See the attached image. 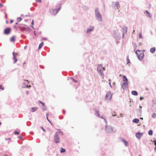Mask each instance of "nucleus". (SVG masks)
<instances>
[{"instance_id":"obj_1","label":"nucleus","mask_w":156,"mask_h":156,"mask_svg":"<svg viewBox=\"0 0 156 156\" xmlns=\"http://www.w3.org/2000/svg\"><path fill=\"white\" fill-rule=\"evenodd\" d=\"M123 80L124 82L122 84L121 87L124 90L128 88V80L125 76H123Z\"/></svg>"},{"instance_id":"obj_2","label":"nucleus","mask_w":156,"mask_h":156,"mask_svg":"<svg viewBox=\"0 0 156 156\" xmlns=\"http://www.w3.org/2000/svg\"><path fill=\"white\" fill-rule=\"evenodd\" d=\"M97 70L100 76L103 77L104 74L103 72L105 70V68L101 65H99L98 66Z\"/></svg>"},{"instance_id":"obj_3","label":"nucleus","mask_w":156,"mask_h":156,"mask_svg":"<svg viewBox=\"0 0 156 156\" xmlns=\"http://www.w3.org/2000/svg\"><path fill=\"white\" fill-rule=\"evenodd\" d=\"M136 53L139 59H142L143 58L144 54L143 51L137 50L136 52Z\"/></svg>"},{"instance_id":"obj_4","label":"nucleus","mask_w":156,"mask_h":156,"mask_svg":"<svg viewBox=\"0 0 156 156\" xmlns=\"http://www.w3.org/2000/svg\"><path fill=\"white\" fill-rule=\"evenodd\" d=\"M112 94L111 92L107 93L105 96V100L107 101H110L112 98Z\"/></svg>"},{"instance_id":"obj_5","label":"nucleus","mask_w":156,"mask_h":156,"mask_svg":"<svg viewBox=\"0 0 156 156\" xmlns=\"http://www.w3.org/2000/svg\"><path fill=\"white\" fill-rule=\"evenodd\" d=\"M58 133H59L58 132L55 133L54 136V139L55 143L56 144L59 142L60 138L58 136Z\"/></svg>"},{"instance_id":"obj_6","label":"nucleus","mask_w":156,"mask_h":156,"mask_svg":"<svg viewBox=\"0 0 156 156\" xmlns=\"http://www.w3.org/2000/svg\"><path fill=\"white\" fill-rule=\"evenodd\" d=\"M105 131L107 133H112L113 130L111 127L107 126L106 127Z\"/></svg>"},{"instance_id":"obj_7","label":"nucleus","mask_w":156,"mask_h":156,"mask_svg":"<svg viewBox=\"0 0 156 156\" xmlns=\"http://www.w3.org/2000/svg\"><path fill=\"white\" fill-rule=\"evenodd\" d=\"M95 12L96 16L98 18V19L99 21H101V16L100 13L98 12V10L97 9H96Z\"/></svg>"},{"instance_id":"obj_8","label":"nucleus","mask_w":156,"mask_h":156,"mask_svg":"<svg viewBox=\"0 0 156 156\" xmlns=\"http://www.w3.org/2000/svg\"><path fill=\"white\" fill-rule=\"evenodd\" d=\"M11 32V29L10 28H7L5 29L4 31L5 34H8Z\"/></svg>"},{"instance_id":"obj_9","label":"nucleus","mask_w":156,"mask_h":156,"mask_svg":"<svg viewBox=\"0 0 156 156\" xmlns=\"http://www.w3.org/2000/svg\"><path fill=\"white\" fill-rule=\"evenodd\" d=\"M60 9H58V10L57 9H52L51 10V12L53 15H55L58 12Z\"/></svg>"},{"instance_id":"obj_10","label":"nucleus","mask_w":156,"mask_h":156,"mask_svg":"<svg viewBox=\"0 0 156 156\" xmlns=\"http://www.w3.org/2000/svg\"><path fill=\"white\" fill-rule=\"evenodd\" d=\"M12 54L13 56V60L14 61V63H16L17 61V59L16 57V55H18L17 53H15L14 52L12 53Z\"/></svg>"},{"instance_id":"obj_11","label":"nucleus","mask_w":156,"mask_h":156,"mask_svg":"<svg viewBox=\"0 0 156 156\" xmlns=\"http://www.w3.org/2000/svg\"><path fill=\"white\" fill-rule=\"evenodd\" d=\"M143 135V133H136V137L139 139H140V137H141V136Z\"/></svg>"},{"instance_id":"obj_12","label":"nucleus","mask_w":156,"mask_h":156,"mask_svg":"<svg viewBox=\"0 0 156 156\" xmlns=\"http://www.w3.org/2000/svg\"><path fill=\"white\" fill-rule=\"evenodd\" d=\"M94 29V27H91L89 29H88L87 31V33H89V32L92 31Z\"/></svg>"},{"instance_id":"obj_13","label":"nucleus","mask_w":156,"mask_h":156,"mask_svg":"<svg viewBox=\"0 0 156 156\" xmlns=\"http://www.w3.org/2000/svg\"><path fill=\"white\" fill-rule=\"evenodd\" d=\"M144 13L146 14V16L149 17H151V16L149 12L147 11H146L144 12Z\"/></svg>"},{"instance_id":"obj_14","label":"nucleus","mask_w":156,"mask_h":156,"mask_svg":"<svg viewBox=\"0 0 156 156\" xmlns=\"http://www.w3.org/2000/svg\"><path fill=\"white\" fill-rule=\"evenodd\" d=\"M155 50V47H153L151 48L150 51L151 53H154Z\"/></svg>"},{"instance_id":"obj_15","label":"nucleus","mask_w":156,"mask_h":156,"mask_svg":"<svg viewBox=\"0 0 156 156\" xmlns=\"http://www.w3.org/2000/svg\"><path fill=\"white\" fill-rule=\"evenodd\" d=\"M127 28L126 27H125L122 29V31L123 32V36H124V34L125 33H126L127 32Z\"/></svg>"},{"instance_id":"obj_16","label":"nucleus","mask_w":156,"mask_h":156,"mask_svg":"<svg viewBox=\"0 0 156 156\" xmlns=\"http://www.w3.org/2000/svg\"><path fill=\"white\" fill-rule=\"evenodd\" d=\"M132 94L134 95H137L138 93L136 91H133L131 92Z\"/></svg>"},{"instance_id":"obj_17","label":"nucleus","mask_w":156,"mask_h":156,"mask_svg":"<svg viewBox=\"0 0 156 156\" xmlns=\"http://www.w3.org/2000/svg\"><path fill=\"white\" fill-rule=\"evenodd\" d=\"M38 108L37 107H34L32 108V112H34L36 111L37 109Z\"/></svg>"},{"instance_id":"obj_18","label":"nucleus","mask_w":156,"mask_h":156,"mask_svg":"<svg viewBox=\"0 0 156 156\" xmlns=\"http://www.w3.org/2000/svg\"><path fill=\"white\" fill-rule=\"evenodd\" d=\"M133 122H135L136 123H138L139 122V120L138 119H135L133 120Z\"/></svg>"},{"instance_id":"obj_19","label":"nucleus","mask_w":156,"mask_h":156,"mask_svg":"<svg viewBox=\"0 0 156 156\" xmlns=\"http://www.w3.org/2000/svg\"><path fill=\"white\" fill-rule=\"evenodd\" d=\"M44 43L43 42H42L39 45V46L38 47V49H39L42 47Z\"/></svg>"},{"instance_id":"obj_20","label":"nucleus","mask_w":156,"mask_h":156,"mask_svg":"<svg viewBox=\"0 0 156 156\" xmlns=\"http://www.w3.org/2000/svg\"><path fill=\"white\" fill-rule=\"evenodd\" d=\"M122 141H123V142L124 143V144H125V146H127V144H128V142H127V141H126L124 139H122Z\"/></svg>"},{"instance_id":"obj_21","label":"nucleus","mask_w":156,"mask_h":156,"mask_svg":"<svg viewBox=\"0 0 156 156\" xmlns=\"http://www.w3.org/2000/svg\"><path fill=\"white\" fill-rule=\"evenodd\" d=\"M95 115L98 116H99V112L98 110H96L95 111Z\"/></svg>"},{"instance_id":"obj_22","label":"nucleus","mask_w":156,"mask_h":156,"mask_svg":"<svg viewBox=\"0 0 156 156\" xmlns=\"http://www.w3.org/2000/svg\"><path fill=\"white\" fill-rule=\"evenodd\" d=\"M66 151V150L65 149L61 148L60 150V152L61 153L65 152Z\"/></svg>"},{"instance_id":"obj_23","label":"nucleus","mask_w":156,"mask_h":156,"mask_svg":"<svg viewBox=\"0 0 156 156\" xmlns=\"http://www.w3.org/2000/svg\"><path fill=\"white\" fill-rule=\"evenodd\" d=\"M15 39L14 36H12L10 39V41L11 42H14L15 41Z\"/></svg>"},{"instance_id":"obj_24","label":"nucleus","mask_w":156,"mask_h":156,"mask_svg":"<svg viewBox=\"0 0 156 156\" xmlns=\"http://www.w3.org/2000/svg\"><path fill=\"white\" fill-rule=\"evenodd\" d=\"M148 134L150 135H152L153 134V131L152 130H150L148 131Z\"/></svg>"},{"instance_id":"obj_25","label":"nucleus","mask_w":156,"mask_h":156,"mask_svg":"<svg viewBox=\"0 0 156 156\" xmlns=\"http://www.w3.org/2000/svg\"><path fill=\"white\" fill-rule=\"evenodd\" d=\"M152 116L153 118H155L156 117V114L155 113H153Z\"/></svg>"},{"instance_id":"obj_26","label":"nucleus","mask_w":156,"mask_h":156,"mask_svg":"<svg viewBox=\"0 0 156 156\" xmlns=\"http://www.w3.org/2000/svg\"><path fill=\"white\" fill-rule=\"evenodd\" d=\"M48 113H47L46 114V115H47V120H48V121L49 122H50L51 124H52V123H51V121L49 120L48 119Z\"/></svg>"},{"instance_id":"obj_27","label":"nucleus","mask_w":156,"mask_h":156,"mask_svg":"<svg viewBox=\"0 0 156 156\" xmlns=\"http://www.w3.org/2000/svg\"><path fill=\"white\" fill-rule=\"evenodd\" d=\"M70 79H71V80H73V82H75V83H76V82H77V81H76V80H74V79L73 78V77H71V78H70Z\"/></svg>"},{"instance_id":"obj_28","label":"nucleus","mask_w":156,"mask_h":156,"mask_svg":"<svg viewBox=\"0 0 156 156\" xmlns=\"http://www.w3.org/2000/svg\"><path fill=\"white\" fill-rule=\"evenodd\" d=\"M34 24V20H32V22H31V24L32 25V26H31L33 28H34V27L33 26Z\"/></svg>"},{"instance_id":"obj_29","label":"nucleus","mask_w":156,"mask_h":156,"mask_svg":"<svg viewBox=\"0 0 156 156\" xmlns=\"http://www.w3.org/2000/svg\"><path fill=\"white\" fill-rule=\"evenodd\" d=\"M22 20V19L20 17L18 18L17 19V20L18 22Z\"/></svg>"},{"instance_id":"obj_30","label":"nucleus","mask_w":156,"mask_h":156,"mask_svg":"<svg viewBox=\"0 0 156 156\" xmlns=\"http://www.w3.org/2000/svg\"><path fill=\"white\" fill-rule=\"evenodd\" d=\"M139 37L140 38H142V35L141 33H140L139 34Z\"/></svg>"},{"instance_id":"obj_31","label":"nucleus","mask_w":156,"mask_h":156,"mask_svg":"<svg viewBox=\"0 0 156 156\" xmlns=\"http://www.w3.org/2000/svg\"><path fill=\"white\" fill-rule=\"evenodd\" d=\"M14 133L15 134H20V133L19 132H17V131H15L14 132Z\"/></svg>"},{"instance_id":"obj_32","label":"nucleus","mask_w":156,"mask_h":156,"mask_svg":"<svg viewBox=\"0 0 156 156\" xmlns=\"http://www.w3.org/2000/svg\"><path fill=\"white\" fill-rule=\"evenodd\" d=\"M4 88L2 87V85H0V89H1L2 90H4Z\"/></svg>"},{"instance_id":"obj_33","label":"nucleus","mask_w":156,"mask_h":156,"mask_svg":"<svg viewBox=\"0 0 156 156\" xmlns=\"http://www.w3.org/2000/svg\"><path fill=\"white\" fill-rule=\"evenodd\" d=\"M36 2H41V0H36Z\"/></svg>"},{"instance_id":"obj_34","label":"nucleus","mask_w":156,"mask_h":156,"mask_svg":"<svg viewBox=\"0 0 156 156\" xmlns=\"http://www.w3.org/2000/svg\"><path fill=\"white\" fill-rule=\"evenodd\" d=\"M3 6V5L1 3H0V7H2Z\"/></svg>"},{"instance_id":"obj_35","label":"nucleus","mask_w":156,"mask_h":156,"mask_svg":"<svg viewBox=\"0 0 156 156\" xmlns=\"http://www.w3.org/2000/svg\"><path fill=\"white\" fill-rule=\"evenodd\" d=\"M41 128L42 129L44 132H45V130L43 128V127H41Z\"/></svg>"},{"instance_id":"obj_36","label":"nucleus","mask_w":156,"mask_h":156,"mask_svg":"<svg viewBox=\"0 0 156 156\" xmlns=\"http://www.w3.org/2000/svg\"><path fill=\"white\" fill-rule=\"evenodd\" d=\"M143 99H144V98H143V97H141L140 98V100H142Z\"/></svg>"},{"instance_id":"obj_37","label":"nucleus","mask_w":156,"mask_h":156,"mask_svg":"<svg viewBox=\"0 0 156 156\" xmlns=\"http://www.w3.org/2000/svg\"><path fill=\"white\" fill-rule=\"evenodd\" d=\"M19 138H20V139H22V137H21V136H19Z\"/></svg>"},{"instance_id":"obj_38","label":"nucleus","mask_w":156,"mask_h":156,"mask_svg":"<svg viewBox=\"0 0 156 156\" xmlns=\"http://www.w3.org/2000/svg\"><path fill=\"white\" fill-rule=\"evenodd\" d=\"M154 144L156 145V140H155L154 141Z\"/></svg>"},{"instance_id":"obj_39","label":"nucleus","mask_w":156,"mask_h":156,"mask_svg":"<svg viewBox=\"0 0 156 156\" xmlns=\"http://www.w3.org/2000/svg\"><path fill=\"white\" fill-rule=\"evenodd\" d=\"M13 22V20H11V21H10V23H12Z\"/></svg>"},{"instance_id":"obj_40","label":"nucleus","mask_w":156,"mask_h":156,"mask_svg":"<svg viewBox=\"0 0 156 156\" xmlns=\"http://www.w3.org/2000/svg\"><path fill=\"white\" fill-rule=\"evenodd\" d=\"M27 46H25L24 47V49H26L27 48Z\"/></svg>"},{"instance_id":"obj_41","label":"nucleus","mask_w":156,"mask_h":156,"mask_svg":"<svg viewBox=\"0 0 156 156\" xmlns=\"http://www.w3.org/2000/svg\"><path fill=\"white\" fill-rule=\"evenodd\" d=\"M41 104L43 106H44V104L43 103H41Z\"/></svg>"},{"instance_id":"obj_42","label":"nucleus","mask_w":156,"mask_h":156,"mask_svg":"<svg viewBox=\"0 0 156 156\" xmlns=\"http://www.w3.org/2000/svg\"><path fill=\"white\" fill-rule=\"evenodd\" d=\"M41 104L43 106H44V104L43 103H41Z\"/></svg>"},{"instance_id":"obj_43","label":"nucleus","mask_w":156,"mask_h":156,"mask_svg":"<svg viewBox=\"0 0 156 156\" xmlns=\"http://www.w3.org/2000/svg\"><path fill=\"white\" fill-rule=\"evenodd\" d=\"M142 45V44L141 43H139V45Z\"/></svg>"},{"instance_id":"obj_44","label":"nucleus","mask_w":156,"mask_h":156,"mask_svg":"<svg viewBox=\"0 0 156 156\" xmlns=\"http://www.w3.org/2000/svg\"><path fill=\"white\" fill-rule=\"evenodd\" d=\"M154 150H155L156 151V146H155V148H154Z\"/></svg>"},{"instance_id":"obj_45","label":"nucleus","mask_w":156,"mask_h":156,"mask_svg":"<svg viewBox=\"0 0 156 156\" xmlns=\"http://www.w3.org/2000/svg\"><path fill=\"white\" fill-rule=\"evenodd\" d=\"M128 60V62H127V64H128V63L129 62V59Z\"/></svg>"},{"instance_id":"obj_46","label":"nucleus","mask_w":156,"mask_h":156,"mask_svg":"<svg viewBox=\"0 0 156 156\" xmlns=\"http://www.w3.org/2000/svg\"><path fill=\"white\" fill-rule=\"evenodd\" d=\"M4 156H8L6 154H5Z\"/></svg>"},{"instance_id":"obj_47","label":"nucleus","mask_w":156,"mask_h":156,"mask_svg":"<svg viewBox=\"0 0 156 156\" xmlns=\"http://www.w3.org/2000/svg\"><path fill=\"white\" fill-rule=\"evenodd\" d=\"M39 102H40V103L41 104V103H43L42 102H41V101H39Z\"/></svg>"},{"instance_id":"obj_48","label":"nucleus","mask_w":156,"mask_h":156,"mask_svg":"<svg viewBox=\"0 0 156 156\" xmlns=\"http://www.w3.org/2000/svg\"><path fill=\"white\" fill-rule=\"evenodd\" d=\"M5 16H6V18L7 17V14H6Z\"/></svg>"},{"instance_id":"obj_49","label":"nucleus","mask_w":156,"mask_h":156,"mask_svg":"<svg viewBox=\"0 0 156 156\" xmlns=\"http://www.w3.org/2000/svg\"><path fill=\"white\" fill-rule=\"evenodd\" d=\"M34 34L35 35H36V33H35V32H34Z\"/></svg>"},{"instance_id":"obj_50","label":"nucleus","mask_w":156,"mask_h":156,"mask_svg":"<svg viewBox=\"0 0 156 156\" xmlns=\"http://www.w3.org/2000/svg\"><path fill=\"white\" fill-rule=\"evenodd\" d=\"M16 24H18V23L17 22L16 23Z\"/></svg>"},{"instance_id":"obj_51","label":"nucleus","mask_w":156,"mask_h":156,"mask_svg":"<svg viewBox=\"0 0 156 156\" xmlns=\"http://www.w3.org/2000/svg\"><path fill=\"white\" fill-rule=\"evenodd\" d=\"M140 119H143V118H140Z\"/></svg>"},{"instance_id":"obj_52","label":"nucleus","mask_w":156,"mask_h":156,"mask_svg":"<svg viewBox=\"0 0 156 156\" xmlns=\"http://www.w3.org/2000/svg\"><path fill=\"white\" fill-rule=\"evenodd\" d=\"M140 108H142V107L141 106H140Z\"/></svg>"},{"instance_id":"obj_53","label":"nucleus","mask_w":156,"mask_h":156,"mask_svg":"<svg viewBox=\"0 0 156 156\" xmlns=\"http://www.w3.org/2000/svg\"><path fill=\"white\" fill-rule=\"evenodd\" d=\"M121 76V74H120V75H119V76Z\"/></svg>"},{"instance_id":"obj_54","label":"nucleus","mask_w":156,"mask_h":156,"mask_svg":"<svg viewBox=\"0 0 156 156\" xmlns=\"http://www.w3.org/2000/svg\"><path fill=\"white\" fill-rule=\"evenodd\" d=\"M117 5V7L118 6V5Z\"/></svg>"}]
</instances>
